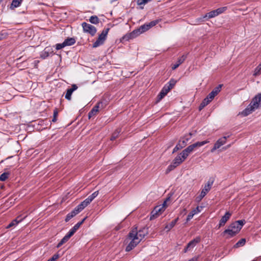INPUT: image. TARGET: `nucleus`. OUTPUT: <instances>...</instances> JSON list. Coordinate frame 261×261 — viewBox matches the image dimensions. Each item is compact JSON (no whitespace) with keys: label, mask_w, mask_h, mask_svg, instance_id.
<instances>
[{"label":"nucleus","mask_w":261,"mask_h":261,"mask_svg":"<svg viewBox=\"0 0 261 261\" xmlns=\"http://www.w3.org/2000/svg\"><path fill=\"white\" fill-rule=\"evenodd\" d=\"M159 22V20H154L153 21H151V22L147 23L148 25L149 28L150 29L152 27L155 26L156 24H157Z\"/></svg>","instance_id":"4c0bfd02"},{"label":"nucleus","mask_w":261,"mask_h":261,"mask_svg":"<svg viewBox=\"0 0 261 261\" xmlns=\"http://www.w3.org/2000/svg\"><path fill=\"white\" fill-rule=\"evenodd\" d=\"M166 95H167V94H165L163 91H161V92H160V93L158 95V101L161 100Z\"/></svg>","instance_id":"c03bdc74"},{"label":"nucleus","mask_w":261,"mask_h":261,"mask_svg":"<svg viewBox=\"0 0 261 261\" xmlns=\"http://www.w3.org/2000/svg\"><path fill=\"white\" fill-rule=\"evenodd\" d=\"M196 215L195 213H193V211H192L188 215L187 219H186V223L188 222L191 219H192L193 217V216Z\"/></svg>","instance_id":"58836bf2"},{"label":"nucleus","mask_w":261,"mask_h":261,"mask_svg":"<svg viewBox=\"0 0 261 261\" xmlns=\"http://www.w3.org/2000/svg\"><path fill=\"white\" fill-rule=\"evenodd\" d=\"M72 93H73V91H72V90H71L70 88L68 89L67 90L65 96V98L68 100H70L71 99V95H72Z\"/></svg>","instance_id":"c85d7f7f"},{"label":"nucleus","mask_w":261,"mask_h":261,"mask_svg":"<svg viewBox=\"0 0 261 261\" xmlns=\"http://www.w3.org/2000/svg\"><path fill=\"white\" fill-rule=\"evenodd\" d=\"M174 143H175V140H172L170 142H169L168 148H169L171 147V146H172L174 145Z\"/></svg>","instance_id":"5fc2aeb1"},{"label":"nucleus","mask_w":261,"mask_h":261,"mask_svg":"<svg viewBox=\"0 0 261 261\" xmlns=\"http://www.w3.org/2000/svg\"><path fill=\"white\" fill-rule=\"evenodd\" d=\"M86 218H87V217L84 218L81 221H80V222H79L78 223H80V225H81L84 222V221H85Z\"/></svg>","instance_id":"0e129e2a"},{"label":"nucleus","mask_w":261,"mask_h":261,"mask_svg":"<svg viewBox=\"0 0 261 261\" xmlns=\"http://www.w3.org/2000/svg\"><path fill=\"white\" fill-rule=\"evenodd\" d=\"M70 89L73 92L77 89V86L75 84H73Z\"/></svg>","instance_id":"864d4df0"},{"label":"nucleus","mask_w":261,"mask_h":261,"mask_svg":"<svg viewBox=\"0 0 261 261\" xmlns=\"http://www.w3.org/2000/svg\"><path fill=\"white\" fill-rule=\"evenodd\" d=\"M69 240L64 236L61 240L60 241V242L57 245V248H60L62 245H63L64 243L67 242Z\"/></svg>","instance_id":"72a5a7b5"},{"label":"nucleus","mask_w":261,"mask_h":261,"mask_svg":"<svg viewBox=\"0 0 261 261\" xmlns=\"http://www.w3.org/2000/svg\"><path fill=\"white\" fill-rule=\"evenodd\" d=\"M150 1L151 0H137V3L139 5H144Z\"/></svg>","instance_id":"37998d69"},{"label":"nucleus","mask_w":261,"mask_h":261,"mask_svg":"<svg viewBox=\"0 0 261 261\" xmlns=\"http://www.w3.org/2000/svg\"><path fill=\"white\" fill-rule=\"evenodd\" d=\"M139 31H136V30H134L133 32H132L130 33L126 34V35H124L122 38L121 39V41H129L130 39H133L139 36L138 32Z\"/></svg>","instance_id":"4468645a"},{"label":"nucleus","mask_w":261,"mask_h":261,"mask_svg":"<svg viewBox=\"0 0 261 261\" xmlns=\"http://www.w3.org/2000/svg\"><path fill=\"white\" fill-rule=\"evenodd\" d=\"M59 258V255L58 254H55L50 259H49L48 261H56L57 259Z\"/></svg>","instance_id":"a18cd8bd"},{"label":"nucleus","mask_w":261,"mask_h":261,"mask_svg":"<svg viewBox=\"0 0 261 261\" xmlns=\"http://www.w3.org/2000/svg\"><path fill=\"white\" fill-rule=\"evenodd\" d=\"M210 93L212 95H213V96H214L215 97L218 94V92H217L216 91H215L213 90L210 92Z\"/></svg>","instance_id":"4d7b16f0"},{"label":"nucleus","mask_w":261,"mask_h":261,"mask_svg":"<svg viewBox=\"0 0 261 261\" xmlns=\"http://www.w3.org/2000/svg\"><path fill=\"white\" fill-rule=\"evenodd\" d=\"M109 30V28H107L102 30L96 41L93 44V47L95 48L103 44Z\"/></svg>","instance_id":"423d86ee"},{"label":"nucleus","mask_w":261,"mask_h":261,"mask_svg":"<svg viewBox=\"0 0 261 261\" xmlns=\"http://www.w3.org/2000/svg\"><path fill=\"white\" fill-rule=\"evenodd\" d=\"M255 97L259 98V101H258V106H261V93L256 95Z\"/></svg>","instance_id":"603ef678"},{"label":"nucleus","mask_w":261,"mask_h":261,"mask_svg":"<svg viewBox=\"0 0 261 261\" xmlns=\"http://www.w3.org/2000/svg\"><path fill=\"white\" fill-rule=\"evenodd\" d=\"M208 142L209 141L208 140L196 142L192 145H189L188 147L183 150L181 151V154H183L184 156L187 159L189 155L194 151L195 148L201 147L206 144V143H208Z\"/></svg>","instance_id":"7ed1b4c3"},{"label":"nucleus","mask_w":261,"mask_h":261,"mask_svg":"<svg viewBox=\"0 0 261 261\" xmlns=\"http://www.w3.org/2000/svg\"><path fill=\"white\" fill-rule=\"evenodd\" d=\"M134 233V231H130L128 234V238L131 240V241L125 248V251L127 252L132 250L140 242L138 238L136 237L137 233L135 234Z\"/></svg>","instance_id":"20e7f679"},{"label":"nucleus","mask_w":261,"mask_h":261,"mask_svg":"<svg viewBox=\"0 0 261 261\" xmlns=\"http://www.w3.org/2000/svg\"><path fill=\"white\" fill-rule=\"evenodd\" d=\"M89 20L91 23L94 24H97L99 22V19L96 15L91 16Z\"/></svg>","instance_id":"a878e982"},{"label":"nucleus","mask_w":261,"mask_h":261,"mask_svg":"<svg viewBox=\"0 0 261 261\" xmlns=\"http://www.w3.org/2000/svg\"><path fill=\"white\" fill-rule=\"evenodd\" d=\"M204 206H197L195 208H194L192 211L193 213L197 214L198 213L201 212L202 210L204 207Z\"/></svg>","instance_id":"c9c22d12"},{"label":"nucleus","mask_w":261,"mask_h":261,"mask_svg":"<svg viewBox=\"0 0 261 261\" xmlns=\"http://www.w3.org/2000/svg\"><path fill=\"white\" fill-rule=\"evenodd\" d=\"M201 240L200 237H197L194 239L193 240V242L197 244V243H199Z\"/></svg>","instance_id":"8fccbe9b"},{"label":"nucleus","mask_w":261,"mask_h":261,"mask_svg":"<svg viewBox=\"0 0 261 261\" xmlns=\"http://www.w3.org/2000/svg\"><path fill=\"white\" fill-rule=\"evenodd\" d=\"M80 212L77 211V210L75 207L73 211H72L70 213H68L65 219V222L69 221L72 218L76 216Z\"/></svg>","instance_id":"412c9836"},{"label":"nucleus","mask_w":261,"mask_h":261,"mask_svg":"<svg viewBox=\"0 0 261 261\" xmlns=\"http://www.w3.org/2000/svg\"><path fill=\"white\" fill-rule=\"evenodd\" d=\"M130 231H134L135 234L136 233V237L141 241L148 234V228L143 227L138 231L137 228L135 227L133 228Z\"/></svg>","instance_id":"6e6552de"},{"label":"nucleus","mask_w":261,"mask_h":261,"mask_svg":"<svg viewBox=\"0 0 261 261\" xmlns=\"http://www.w3.org/2000/svg\"><path fill=\"white\" fill-rule=\"evenodd\" d=\"M231 215V214L229 212H226L225 215L221 218L219 221L218 228L221 227V226H224L225 223L227 222V221L230 218V216Z\"/></svg>","instance_id":"dca6fc26"},{"label":"nucleus","mask_w":261,"mask_h":261,"mask_svg":"<svg viewBox=\"0 0 261 261\" xmlns=\"http://www.w3.org/2000/svg\"><path fill=\"white\" fill-rule=\"evenodd\" d=\"M203 102H204L206 106H207L208 104H209L208 102H207V100H205V99H204L202 101Z\"/></svg>","instance_id":"69168bd1"},{"label":"nucleus","mask_w":261,"mask_h":261,"mask_svg":"<svg viewBox=\"0 0 261 261\" xmlns=\"http://www.w3.org/2000/svg\"><path fill=\"white\" fill-rule=\"evenodd\" d=\"M226 9H227L226 7H223L218 8V9L215 10V12H216L217 15L218 16L219 14H221L222 13H223Z\"/></svg>","instance_id":"7c9ffc66"},{"label":"nucleus","mask_w":261,"mask_h":261,"mask_svg":"<svg viewBox=\"0 0 261 261\" xmlns=\"http://www.w3.org/2000/svg\"><path fill=\"white\" fill-rule=\"evenodd\" d=\"M229 137L228 136H224L221 138L219 139L215 143L214 147L211 149L212 152H214L216 149H219L221 146L225 144L226 142V139Z\"/></svg>","instance_id":"9d476101"},{"label":"nucleus","mask_w":261,"mask_h":261,"mask_svg":"<svg viewBox=\"0 0 261 261\" xmlns=\"http://www.w3.org/2000/svg\"><path fill=\"white\" fill-rule=\"evenodd\" d=\"M192 134L191 133L185 135L184 137L180 138L179 141L182 143V146H186L188 141L191 139Z\"/></svg>","instance_id":"6ab92c4d"},{"label":"nucleus","mask_w":261,"mask_h":261,"mask_svg":"<svg viewBox=\"0 0 261 261\" xmlns=\"http://www.w3.org/2000/svg\"><path fill=\"white\" fill-rule=\"evenodd\" d=\"M25 218L24 216L23 218H21V216H18L16 219L13 220L11 223H9V225L6 227L7 228H10L12 227L15 226L17 225L19 222H21L22 220Z\"/></svg>","instance_id":"a211bd4d"},{"label":"nucleus","mask_w":261,"mask_h":261,"mask_svg":"<svg viewBox=\"0 0 261 261\" xmlns=\"http://www.w3.org/2000/svg\"><path fill=\"white\" fill-rule=\"evenodd\" d=\"M178 150H179V149L178 148V147L175 146V147L174 148V149L173 150L172 153H175V152L177 151Z\"/></svg>","instance_id":"680f3d73"},{"label":"nucleus","mask_w":261,"mask_h":261,"mask_svg":"<svg viewBox=\"0 0 261 261\" xmlns=\"http://www.w3.org/2000/svg\"><path fill=\"white\" fill-rule=\"evenodd\" d=\"M199 257L198 256H195L194 257L190 259H189L188 261H197Z\"/></svg>","instance_id":"6e6d98bb"},{"label":"nucleus","mask_w":261,"mask_h":261,"mask_svg":"<svg viewBox=\"0 0 261 261\" xmlns=\"http://www.w3.org/2000/svg\"><path fill=\"white\" fill-rule=\"evenodd\" d=\"M75 39L73 37H68L64 41L65 46L72 45L75 43Z\"/></svg>","instance_id":"5701e85b"},{"label":"nucleus","mask_w":261,"mask_h":261,"mask_svg":"<svg viewBox=\"0 0 261 261\" xmlns=\"http://www.w3.org/2000/svg\"><path fill=\"white\" fill-rule=\"evenodd\" d=\"M259 101V98L257 97L253 98L250 104L242 112V115L244 116H247L254 111L259 107L258 106Z\"/></svg>","instance_id":"f03ea898"},{"label":"nucleus","mask_w":261,"mask_h":261,"mask_svg":"<svg viewBox=\"0 0 261 261\" xmlns=\"http://www.w3.org/2000/svg\"><path fill=\"white\" fill-rule=\"evenodd\" d=\"M10 173L9 172H4L0 175V180L5 181L9 177Z\"/></svg>","instance_id":"473e14b6"},{"label":"nucleus","mask_w":261,"mask_h":261,"mask_svg":"<svg viewBox=\"0 0 261 261\" xmlns=\"http://www.w3.org/2000/svg\"><path fill=\"white\" fill-rule=\"evenodd\" d=\"M119 133L120 130L118 129L116 130L112 134L111 137V140L113 141L115 140L118 137Z\"/></svg>","instance_id":"f704fd0d"},{"label":"nucleus","mask_w":261,"mask_h":261,"mask_svg":"<svg viewBox=\"0 0 261 261\" xmlns=\"http://www.w3.org/2000/svg\"><path fill=\"white\" fill-rule=\"evenodd\" d=\"M261 73V63L256 67L253 75L254 76L259 75Z\"/></svg>","instance_id":"2f4dec72"},{"label":"nucleus","mask_w":261,"mask_h":261,"mask_svg":"<svg viewBox=\"0 0 261 261\" xmlns=\"http://www.w3.org/2000/svg\"><path fill=\"white\" fill-rule=\"evenodd\" d=\"M210 93L212 95H213V96H214L215 97L218 94V92H217L216 91H215L213 90L210 92Z\"/></svg>","instance_id":"13d9d810"},{"label":"nucleus","mask_w":261,"mask_h":261,"mask_svg":"<svg viewBox=\"0 0 261 261\" xmlns=\"http://www.w3.org/2000/svg\"><path fill=\"white\" fill-rule=\"evenodd\" d=\"M95 197H91L87 198L77 206L75 208L80 213L85 207H86L95 198Z\"/></svg>","instance_id":"f8f14e48"},{"label":"nucleus","mask_w":261,"mask_h":261,"mask_svg":"<svg viewBox=\"0 0 261 261\" xmlns=\"http://www.w3.org/2000/svg\"><path fill=\"white\" fill-rule=\"evenodd\" d=\"M187 58V55H182L181 57H179L178 59V60L177 61V63L173 65V66L172 67V69L173 70H174L176 69L180 64H181Z\"/></svg>","instance_id":"aec40b11"},{"label":"nucleus","mask_w":261,"mask_h":261,"mask_svg":"<svg viewBox=\"0 0 261 261\" xmlns=\"http://www.w3.org/2000/svg\"><path fill=\"white\" fill-rule=\"evenodd\" d=\"M204 99L205 100H207V102H208L209 103H210V102L212 101L211 99L208 98V97L207 96Z\"/></svg>","instance_id":"e2e57ef3"},{"label":"nucleus","mask_w":261,"mask_h":261,"mask_svg":"<svg viewBox=\"0 0 261 261\" xmlns=\"http://www.w3.org/2000/svg\"><path fill=\"white\" fill-rule=\"evenodd\" d=\"M58 115V111L57 109L56 108L54 110L53 118L51 120L52 122H55L57 121V118Z\"/></svg>","instance_id":"e433bc0d"},{"label":"nucleus","mask_w":261,"mask_h":261,"mask_svg":"<svg viewBox=\"0 0 261 261\" xmlns=\"http://www.w3.org/2000/svg\"><path fill=\"white\" fill-rule=\"evenodd\" d=\"M207 96L208 98L211 99L212 100L214 98L215 96L213 95H212L210 93L208 94Z\"/></svg>","instance_id":"bf43d9fd"},{"label":"nucleus","mask_w":261,"mask_h":261,"mask_svg":"<svg viewBox=\"0 0 261 261\" xmlns=\"http://www.w3.org/2000/svg\"><path fill=\"white\" fill-rule=\"evenodd\" d=\"M178 220V218L173 220L169 224L167 225L165 227V229H167V230H170L171 228H172L177 223Z\"/></svg>","instance_id":"393cba45"},{"label":"nucleus","mask_w":261,"mask_h":261,"mask_svg":"<svg viewBox=\"0 0 261 261\" xmlns=\"http://www.w3.org/2000/svg\"><path fill=\"white\" fill-rule=\"evenodd\" d=\"M99 194V191H96L93 192L90 196H97Z\"/></svg>","instance_id":"052dcab7"},{"label":"nucleus","mask_w":261,"mask_h":261,"mask_svg":"<svg viewBox=\"0 0 261 261\" xmlns=\"http://www.w3.org/2000/svg\"><path fill=\"white\" fill-rule=\"evenodd\" d=\"M176 83V80L171 79L169 82L164 85L161 91L167 94L173 88Z\"/></svg>","instance_id":"9b49d317"},{"label":"nucleus","mask_w":261,"mask_h":261,"mask_svg":"<svg viewBox=\"0 0 261 261\" xmlns=\"http://www.w3.org/2000/svg\"><path fill=\"white\" fill-rule=\"evenodd\" d=\"M82 26L85 33H88L92 36H93L95 35L97 30L94 26L85 22H84L82 23Z\"/></svg>","instance_id":"0eeeda50"},{"label":"nucleus","mask_w":261,"mask_h":261,"mask_svg":"<svg viewBox=\"0 0 261 261\" xmlns=\"http://www.w3.org/2000/svg\"><path fill=\"white\" fill-rule=\"evenodd\" d=\"M245 223L244 220L236 221L231 223L227 229L223 232L222 236H226V239H229L236 236L241 230Z\"/></svg>","instance_id":"f257e3e1"},{"label":"nucleus","mask_w":261,"mask_h":261,"mask_svg":"<svg viewBox=\"0 0 261 261\" xmlns=\"http://www.w3.org/2000/svg\"><path fill=\"white\" fill-rule=\"evenodd\" d=\"M217 16V14H216V13L215 12V10H213V11H211V12H210L208 13H207L205 15V17H207L208 18V19L215 17Z\"/></svg>","instance_id":"c756f323"},{"label":"nucleus","mask_w":261,"mask_h":261,"mask_svg":"<svg viewBox=\"0 0 261 261\" xmlns=\"http://www.w3.org/2000/svg\"><path fill=\"white\" fill-rule=\"evenodd\" d=\"M183 146V145L182 144V143L180 141H179L178 144L176 145V146L178 147V148L179 149H182L184 147H185V146Z\"/></svg>","instance_id":"3c124183"},{"label":"nucleus","mask_w":261,"mask_h":261,"mask_svg":"<svg viewBox=\"0 0 261 261\" xmlns=\"http://www.w3.org/2000/svg\"><path fill=\"white\" fill-rule=\"evenodd\" d=\"M170 197H168L161 204L154 207V208L156 210L159 215H161L165 211L167 206V202L170 200Z\"/></svg>","instance_id":"ddd939ff"},{"label":"nucleus","mask_w":261,"mask_h":261,"mask_svg":"<svg viewBox=\"0 0 261 261\" xmlns=\"http://www.w3.org/2000/svg\"><path fill=\"white\" fill-rule=\"evenodd\" d=\"M222 85H219L218 86L216 87L213 90L216 91L219 93V92H220L221 88H222Z\"/></svg>","instance_id":"09e8293b"},{"label":"nucleus","mask_w":261,"mask_h":261,"mask_svg":"<svg viewBox=\"0 0 261 261\" xmlns=\"http://www.w3.org/2000/svg\"><path fill=\"white\" fill-rule=\"evenodd\" d=\"M53 53L52 48L49 47H46L44 48V49L41 53L40 57L45 59L48 57H49L51 54Z\"/></svg>","instance_id":"f3484780"},{"label":"nucleus","mask_w":261,"mask_h":261,"mask_svg":"<svg viewBox=\"0 0 261 261\" xmlns=\"http://www.w3.org/2000/svg\"><path fill=\"white\" fill-rule=\"evenodd\" d=\"M246 243V239H241L240 240H239L234 245V248H239L240 247L243 246L245 245Z\"/></svg>","instance_id":"bb28decb"},{"label":"nucleus","mask_w":261,"mask_h":261,"mask_svg":"<svg viewBox=\"0 0 261 261\" xmlns=\"http://www.w3.org/2000/svg\"><path fill=\"white\" fill-rule=\"evenodd\" d=\"M206 17H205V15L202 16V17H199V18H198L196 19V22L201 23L202 22H203L204 21V18H205Z\"/></svg>","instance_id":"de8ad7c7"},{"label":"nucleus","mask_w":261,"mask_h":261,"mask_svg":"<svg viewBox=\"0 0 261 261\" xmlns=\"http://www.w3.org/2000/svg\"><path fill=\"white\" fill-rule=\"evenodd\" d=\"M196 243H195L193 240L190 241L187 245L186 247V250H188L190 248H193L196 246Z\"/></svg>","instance_id":"ea45409f"},{"label":"nucleus","mask_w":261,"mask_h":261,"mask_svg":"<svg viewBox=\"0 0 261 261\" xmlns=\"http://www.w3.org/2000/svg\"><path fill=\"white\" fill-rule=\"evenodd\" d=\"M200 104L201 105H202L203 107H205L206 106V105L204 102H203L202 101L201 102V103Z\"/></svg>","instance_id":"774afa93"},{"label":"nucleus","mask_w":261,"mask_h":261,"mask_svg":"<svg viewBox=\"0 0 261 261\" xmlns=\"http://www.w3.org/2000/svg\"><path fill=\"white\" fill-rule=\"evenodd\" d=\"M186 159V158L184 157V155L180 152L174 158L171 164L168 167L166 172L168 173L174 169L176 167L184 162Z\"/></svg>","instance_id":"39448f33"},{"label":"nucleus","mask_w":261,"mask_h":261,"mask_svg":"<svg viewBox=\"0 0 261 261\" xmlns=\"http://www.w3.org/2000/svg\"><path fill=\"white\" fill-rule=\"evenodd\" d=\"M65 47L64 42L62 43H58L56 45V48L57 50L61 49Z\"/></svg>","instance_id":"79ce46f5"},{"label":"nucleus","mask_w":261,"mask_h":261,"mask_svg":"<svg viewBox=\"0 0 261 261\" xmlns=\"http://www.w3.org/2000/svg\"><path fill=\"white\" fill-rule=\"evenodd\" d=\"M160 215L157 213L156 210H155L154 208L151 212L150 215V220H153L156 218H158Z\"/></svg>","instance_id":"cd10ccee"},{"label":"nucleus","mask_w":261,"mask_h":261,"mask_svg":"<svg viewBox=\"0 0 261 261\" xmlns=\"http://www.w3.org/2000/svg\"><path fill=\"white\" fill-rule=\"evenodd\" d=\"M22 0H12L10 6V9L13 10L20 6L22 3Z\"/></svg>","instance_id":"b1692460"},{"label":"nucleus","mask_w":261,"mask_h":261,"mask_svg":"<svg viewBox=\"0 0 261 261\" xmlns=\"http://www.w3.org/2000/svg\"><path fill=\"white\" fill-rule=\"evenodd\" d=\"M80 226V223H77L71 229L75 232Z\"/></svg>","instance_id":"49530a36"},{"label":"nucleus","mask_w":261,"mask_h":261,"mask_svg":"<svg viewBox=\"0 0 261 261\" xmlns=\"http://www.w3.org/2000/svg\"><path fill=\"white\" fill-rule=\"evenodd\" d=\"M74 233L75 232L72 229H71L65 236L69 240L70 238L74 234Z\"/></svg>","instance_id":"a19ab883"},{"label":"nucleus","mask_w":261,"mask_h":261,"mask_svg":"<svg viewBox=\"0 0 261 261\" xmlns=\"http://www.w3.org/2000/svg\"><path fill=\"white\" fill-rule=\"evenodd\" d=\"M102 101L98 102L96 105H95L92 110L88 113L89 118H91L93 116L95 115L97 112L98 111V109L100 108H103L102 106Z\"/></svg>","instance_id":"2eb2a0df"},{"label":"nucleus","mask_w":261,"mask_h":261,"mask_svg":"<svg viewBox=\"0 0 261 261\" xmlns=\"http://www.w3.org/2000/svg\"><path fill=\"white\" fill-rule=\"evenodd\" d=\"M149 29H150V28H149L147 23H146L140 26L138 29H136V31H139L138 32V34L139 35L141 33H143L148 31Z\"/></svg>","instance_id":"4be33fe9"},{"label":"nucleus","mask_w":261,"mask_h":261,"mask_svg":"<svg viewBox=\"0 0 261 261\" xmlns=\"http://www.w3.org/2000/svg\"><path fill=\"white\" fill-rule=\"evenodd\" d=\"M204 108V107H203V106L200 104L199 107V110L200 111L202 109H203Z\"/></svg>","instance_id":"338daca9"},{"label":"nucleus","mask_w":261,"mask_h":261,"mask_svg":"<svg viewBox=\"0 0 261 261\" xmlns=\"http://www.w3.org/2000/svg\"><path fill=\"white\" fill-rule=\"evenodd\" d=\"M214 181V178L213 177L210 178L207 183L205 184L204 187L202 188L200 196H205L209 191L211 190Z\"/></svg>","instance_id":"1a4fd4ad"}]
</instances>
